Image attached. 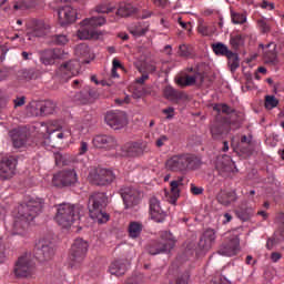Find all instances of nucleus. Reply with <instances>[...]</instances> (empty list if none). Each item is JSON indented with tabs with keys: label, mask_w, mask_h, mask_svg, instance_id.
Wrapping results in <instances>:
<instances>
[{
	"label": "nucleus",
	"mask_w": 284,
	"mask_h": 284,
	"mask_svg": "<svg viewBox=\"0 0 284 284\" xmlns=\"http://www.w3.org/2000/svg\"><path fill=\"white\" fill-rule=\"evenodd\" d=\"M43 210V200L39 197H30L26 203L18 206L13 217V234H23L28 226Z\"/></svg>",
	"instance_id": "nucleus-1"
},
{
	"label": "nucleus",
	"mask_w": 284,
	"mask_h": 284,
	"mask_svg": "<svg viewBox=\"0 0 284 284\" xmlns=\"http://www.w3.org/2000/svg\"><path fill=\"white\" fill-rule=\"evenodd\" d=\"M79 219H81V205L71 203L57 205L54 221L60 225V227L68 230L72 227V224L77 223Z\"/></svg>",
	"instance_id": "nucleus-2"
},
{
	"label": "nucleus",
	"mask_w": 284,
	"mask_h": 284,
	"mask_svg": "<svg viewBox=\"0 0 284 284\" xmlns=\"http://www.w3.org/2000/svg\"><path fill=\"white\" fill-rule=\"evenodd\" d=\"M199 165H201V160L190 153L173 155L165 163L170 172H187V170H196Z\"/></svg>",
	"instance_id": "nucleus-3"
},
{
	"label": "nucleus",
	"mask_w": 284,
	"mask_h": 284,
	"mask_svg": "<svg viewBox=\"0 0 284 284\" xmlns=\"http://www.w3.org/2000/svg\"><path fill=\"white\" fill-rule=\"evenodd\" d=\"M108 205V196L105 193H93L89 197V214L93 221L100 224L108 223L110 221V214L103 209Z\"/></svg>",
	"instance_id": "nucleus-4"
},
{
	"label": "nucleus",
	"mask_w": 284,
	"mask_h": 284,
	"mask_svg": "<svg viewBox=\"0 0 284 284\" xmlns=\"http://www.w3.org/2000/svg\"><path fill=\"white\" fill-rule=\"evenodd\" d=\"M70 136H72L70 130L59 131L54 129V125L52 124L42 123L40 133L38 134L37 145L48 148L52 145V141H54V139H59L61 141L63 139H70Z\"/></svg>",
	"instance_id": "nucleus-5"
},
{
	"label": "nucleus",
	"mask_w": 284,
	"mask_h": 284,
	"mask_svg": "<svg viewBox=\"0 0 284 284\" xmlns=\"http://www.w3.org/2000/svg\"><path fill=\"white\" fill-rule=\"evenodd\" d=\"M13 274L16 278H34L37 276V263L32 255L26 253L18 257L14 264Z\"/></svg>",
	"instance_id": "nucleus-6"
},
{
	"label": "nucleus",
	"mask_w": 284,
	"mask_h": 284,
	"mask_svg": "<svg viewBox=\"0 0 284 284\" xmlns=\"http://www.w3.org/2000/svg\"><path fill=\"white\" fill-rule=\"evenodd\" d=\"M101 26H105V19L103 17L84 19L78 30L79 39H99V31H97V28H101Z\"/></svg>",
	"instance_id": "nucleus-7"
},
{
	"label": "nucleus",
	"mask_w": 284,
	"mask_h": 284,
	"mask_svg": "<svg viewBox=\"0 0 284 284\" xmlns=\"http://www.w3.org/2000/svg\"><path fill=\"white\" fill-rule=\"evenodd\" d=\"M119 194L124 203L125 210H133L143 199V193L132 184L122 185L119 190Z\"/></svg>",
	"instance_id": "nucleus-8"
},
{
	"label": "nucleus",
	"mask_w": 284,
	"mask_h": 284,
	"mask_svg": "<svg viewBox=\"0 0 284 284\" xmlns=\"http://www.w3.org/2000/svg\"><path fill=\"white\" fill-rule=\"evenodd\" d=\"M85 254H88V242L83 239H77L70 250L69 266L72 270L80 267L83 258H85Z\"/></svg>",
	"instance_id": "nucleus-9"
},
{
	"label": "nucleus",
	"mask_w": 284,
	"mask_h": 284,
	"mask_svg": "<svg viewBox=\"0 0 284 284\" xmlns=\"http://www.w3.org/2000/svg\"><path fill=\"white\" fill-rule=\"evenodd\" d=\"M176 241H174V237H172V234L164 232L161 235L160 241L151 242L148 246V252L152 256H156V254H165L166 252H170L171 250H174Z\"/></svg>",
	"instance_id": "nucleus-10"
},
{
	"label": "nucleus",
	"mask_w": 284,
	"mask_h": 284,
	"mask_svg": "<svg viewBox=\"0 0 284 284\" xmlns=\"http://www.w3.org/2000/svg\"><path fill=\"white\" fill-rule=\"evenodd\" d=\"M145 152H148V142H126L124 145L121 146L119 155L130 159H136V156H143Z\"/></svg>",
	"instance_id": "nucleus-11"
},
{
	"label": "nucleus",
	"mask_w": 284,
	"mask_h": 284,
	"mask_svg": "<svg viewBox=\"0 0 284 284\" xmlns=\"http://www.w3.org/2000/svg\"><path fill=\"white\" fill-rule=\"evenodd\" d=\"M214 110L222 112V114H226L223 120L229 124V129H231V125L241 128V123H243V113L234 111V109L230 108L227 104H217L214 106Z\"/></svg>",
	"instance_id": "nucleus-12"
},
{
	"label": "nucleus",
	"mask_w": 284,
	"mask_h": 284,
	"mask_svg": "<svg viewBox=\"0 0 284 284\" xmlns=\"http://www.w3.org/2000/svg\"><path fill=\"white\" fill-rule=\"evenodd\" d=\"M80 68L81 64H79V60H70L57 69L55 77L62 81H68L69 79H72V77L79 74Z\"/></svg>",
	"instance_id": "nucleus-13"
},
{
	"label": "nucleus",
	"mask_w": 284,
	"mask_h": 284,
	"mask_svg": "<svg viewBox=\"0 0 284 284\" xmlns=\"http://www.w3.org/2000/svg\"><path fill=\"white\" fill-rule=\"evenodd\" d=\"M116 176L112 170L100 169L99 171H91L89 173V181L93 185H110Z\"/></svg>",
	"instance_id": "nucleus-14"
},
{
	"label": "nucleus",
	"mask_w": 284,
	"mask_h": 284,
	"mask_svg": "<svg viewBox=\"0 0 284 284\" xmlns=\"http://www.w3.org/2000/svg\"><path fill=\"white\" fill-rule=\"evenodd\" d=\"M104 121L112 130H121L128 125V115L123 111H109L104 116Z\"/></svg>",
	"instance_id": "nucleus-15"
},
{
	"label": "nucleus",
	"mask_w": 284,
	"mask_h": 284,
	"mask_svg": "<svg viewBox=\"0 0 284 284\" xmlns=\"http://www.w3.org/2000/svg\"><path fill=\"white\" fill-rule=\"evenodd\" d=\"M54 256V247L47 240H40L34 247V257L43 263L45 261H50Z\"/></svg>",
	"instance_id": "nucleus-16"
},
{
	"label": "nucleus",
	"mask_w": 284,
	"mask_h": 284,
	"mask_svg": "<svg viewBox=\"0 0 284 284\" xmlns=\"http://www.w3.org/2000/svg\"><path fill=\"white\" fill-rule=\"evenodd\" d=\"M77 172L74 170L61 171L53 175L52 183L55 187H68L77 183Z\"/></svg>",
	"instance_id": "nucleus-17"
},
{
	"label": "nucleus",
	"mask_w": 284,
	"mask_h": 284,
	"mask_svg": "<svg viewBox=\"0 0 284 284\" xmlns=\"http://www.w3.org/2000/svg\"><path fill=\"white\" fill-rule=\"evenodd\" d=\"M17 156L10 155L8 158L2 159L0 162V179L2 181H8V179H12L17 172Z\"/></svg>",
	"instance_id": "nucleus-18"
},
{
	"label": "nucleus",
	"mask_w": 284,
	"mask_h": 284,
	"mask_svg": "<svg viewBox=\"0 0 284 284\" xmlns=\"http://www.w3.org/2000/svg\"><path fill=\"white\" fill-rule=\"evenodd\" d=\"M239 252H241V240L239 235H232L217 251L221 256H236Z\"/></svg>",
	"instance_id": "nucleus-19"
},
{
	"label": "nucleus",
	"mask_w": 284,
	"mask_h": 284,
	"mask_svg": "<svg viewBox=\"0 0 284 284\" xmlns=\"http://www.w3.org/2000/svg\"><path fill=\"white\" fill-rule=\"evenodd\" d=\"M28 37H45L50 32V24L45 23L43 20H32L31 23L27 26Z\"/></svg>",
	"instance_id": "nucleus-20"
},
{
	"label": "nucleus",
	"mask_w": 284,
	"mask_h": 284,
	"mask_svg": "<svg viewBox=\"0 0 284 284\" xmlns=\"http://www.w3.org/2000/svg\"><path fill=\"white\" fill-rule=\"evenodd\" d=\"M60 26H70L77 21V10L71 6H64L58 10Z\"/></svg>",
	"instance_id": "nucleus-21"
},
{
	"label": "nucleus",
	"mask_w": 284,
	"mask_h": 284,
	"mask_svg": "<svg viewBox=\"0 0 284 284\" xmlns=\"http://www.w3.org/2000/svg\"><path fill=\"white\" fill-rule=\"evenodd\" d=\"M63 58V49L54 48V49H47L40 55V61L43 65H54L57 60Z\"/></svg>",
	"instance_id": "nucleus-22"
},
{
	"label": "nucleus",
	"mask_w": 284,
	"mask_h": 284,
	"mask_svg": "<svg viewBox=\"0 0 284 284\" xmlns=\"http://www.w3.org/2000/svg\"><path fill=\"white\" fill-rule=\"evenodd\" d=\"M94 148H99L101 150H114L116 148V139L112 135L108 134H99L95 135L92 140Z\"/></svg>",
	"instance_id": "nucleus-23"
},
{
	"label": "nucleus",
	"mask_w": 284,
	"mask_h": 284,
	"mask_svg": "<svg viewBox=\"0 0 284 284\" xmlns=\"http://www.w3.org/2000/svg\"><path fill=\"white\" fill-rule=\"evenodd\" d=\"M149 209L151 219L155 221V223H163L165 221V212L161 207V201L153 196L149 200Z\"/></svg>",
	"instance_id": "nucleus-24"
},
{
	"label": "nucleus",
	"mask_w": 284,
	"mask_h": 284,
	"mask_svg": "<svg viewBox=\"0 0 284 284\" xmlns=\"http://www.w3.org/2000/svg\"><path fill=\"white\" fill-rule=\"evenodd\" d=\"M263 50V61L267 65H276L278 63V58L276 55V43L271 42L267 44H260Z\"/></svg>",
	"instance_id": "nucleus-25"
},
{
	"label": "nucleus",
	"mask_w": 284,
	"mask_h": 284,
	"mask_svg": "<svg viewBox=\"0 0 284 284\" xmlns=\"http://www.w3.org/2000/svg\"><path fill=\"white\" fill-rule=\"evenodd\" d=\"M13 148H23L28 141V129L19 126L9 132Z\"/></svg>",
	"instance_id": "nucleus-26"
},
{
	"label": "nucleus",
	"mask_w": 284,
	"mask_h": 284,
	"mask_svg": "<svg viewBox=\"0 0 284 284\" xmlns=\"http://www.w3.org/2000/svg\"><path fill=\"white\" fill-rule=\"evenodd\" d=\"M230 134V124L223 121H216L211 125L212 139L219 141L220 139H225Z\"/></svg>",
	"instance_id": "nucleus-27"
},
{
	"label": "nucleus",
	"mask_w": 284,
	"mask_h": 284,
	"mask_svg": "<svg viewBox=\"0 0 284 284\" xmlns=\"http://www.w3.org/2000/svg\"><path fill=\"white\" fill-rule=\"evenodd\" d=\"M31 108L36 109V116H47V114L54 113V108H57V104H54L53 101L47 100L44 102H37L36 104H32Z\"/></svg>",
	"instance_id": "nucleus-28"
},
{
	"label": "nucleus",
	"mask_w": 284,
	"mask_h": 284,
	"mask_svg": "<svg viewBox=\"0 0 284 284\" xmlns=\"http://www.w3.org/2000/svg\"><path fill=\"white\" fill-rule=\"evenodd\" d=\"M181 185H183V176H179L170 183L171 191L166 194V199L172 205H176V201H179V196H181V189H179Z\"/></svg>",
	"instance_id": "nucleus-29"
},
{
	"label": "nucleus",
	"mask_w": 284,
	"mask_h": 284,
	"mask_svg": "<svg viewBox=\"0 0 284 284\" xmlns=\"http://www.w3.org/2000/svg\"><path fill=\"white\" fill-rule=\"evenodd\" d=\"M215 241H216V231L209 229L201 236L199 242V247L207 252V250H211L212 245H214Z\"/></svg>",
	"instance_id": "nucleus-30"
},
{
	"label": "nucleus",
	"mask_w": 284,
	"mask_h": 284,
	"mask_svg": "<svg viewBox=\"0 0 284 284\" xmlns=\"http://www.w3.org/2000/svg\"><path fill=\"white\" fill-rule=\"evenodd\" d=\"M129 266L130 262L128 260H115L110 264L109 272L113 276H123L128 272Z\"/></svg>",
	"instance_id": "nucleus-31"
},
{
	"label": "nucleus",
	"mask_w": 284,
	"mask_h": 284,
	"mask_svg": "<svg viewBox=\"0 0 284 284\" xmlns=\"http://www.w3.org/2000/svg\"><path fill=\"white\" fill-rule=\"evenodd\" d=\"M75 55H78L79 59H82L78 61L79 65H81V63H90V61L94 59V55L90 51V47L85 43H81L75 47Z\"/></svg>",
	"instance_id": "nucleus-32"
},
{
	"label": "nucleus",
	"mask_w": 284,
	"mask_h": 284,
	"mask_svg": "<svg viewBox=\"0 0 284 284\" xmlns=\"http://www.w3.org/2000/svg\"><path fill=\"white\" fill-rule=\"evenodd\" d=\"M217 203L224 205V207H230L232 203H236V192L234 191H220L217 194Z\"/></svg>",
	"instance_id": "nucleus-33"
},
{
	"label": "nucleus",
	"mask_w": 284,
	"mask_h": 284,
	"mask_svg": "<svg viewBox=\"0 0 284 284\" xmlns=\"http://www.w3.org/2000/svg\"><path fill=\"white\" fill-rule=\"evenodd\" d=\"M150 30V24L145 22L133 23L129 27V31L133 37H143Z\"/></svg>",
	"instance_id": "nucleus-34"
},
{
	"label": "nucleus",
	"mask_w": 284,
	"mask_h": 284,
	"mask_svg": "<svg viewBox=\"0 0 284 284\" xmlns=\"http://www.w3.org/2000/svg\"><path fill=\"white\" fill-rule=\"evenodd\" d=\"M143 232V223L141 222H130L128 226V234L130 239H139Z\"/></svg>",
	"instance_id": "nucleus-35"
},
{
	"label": "nucleus",
	"mask_w": 284,
	"mask_h": 284,
	"mask_svg": "<svg viewBox=\"0 0 284 284\" xmlns=\"http://www.w3.org/2000/svg\"><path fill=\"white\" fill-rule=\"evenodd\" d=\"M211 48L216 57H227L232 52L227 44L223 42H215L211 45Z\"/></svg>",
	"instance_id": "nucleus-36"
},
{
	"label": "nucleus",
	"mask_w": 284,
	"mask_h": 284,
	"mask_svg": "<svg viewBox=\"0 0 284 284\" xmlns=\"http://www.w3.org/2000/svg\"><path fill=\"white\" fill-rule=\"evenodd\" d=\"M226 59L231 72H236L241 67V58H239V53L231 51Z\"/></svg>",
	"instance_id": "nucleus-37"
},
{
	"label": "nucleus",
	"mask_w": 284,
	"mask_h": 284,
	"mask_svg": "<svg viewBox=\"0 0 284 284\" xmlns=\"http://www.w3.org/2000/svg\"><path fill=\"white\" fill-rule=\"evenodd\" d=\"M39 0H22L17 2L13 8L14 10H30L32 8H37V3Z\"/></svg>",
	"instance_id": "nucleus-38"
},
{
	"label": "nucleus",
	"mask_w": 284,
	"mask_h": 284,
	"mask_svg": "<svg viewBox=\"0 0 284 284\" xmlns=\"http://www.w3.org/2000/svg\"><path fill=\"white\" fill-rule=\"evenodd\" d=\"M136 12V8L132 4H121L116 11L119 17H132Z\"/></svg>",
	"instance_id": "nucleus-39"
},
{
	"label": "nucleus",
	"mask_w": 284,
	"mask_h": 284,
	"mask_svg": "<svg viewBox=\"0 0 284 284\" xmlns=\"http://www.w3.org/2000/svg\"><path fill=\"white\" fill-rule=\"evenodd\" d=\"M176 83H178V85H180L181 88H187V87H190V85H195V82H194V74H193V75H190V74L180 75V77L176 79Z\"/></svg>",
	"instance_id": "nucleus-40"
},
{
	"label": "nucleus",
	"mask_w": 284,
	"mask_h": 284,
	"mask_svg": "<svg viewBox=\"0 0 284 284\" xmlns=\"http://www.w3.org/2000/svg\"><path fill=\"white\" fill-rule=\"evenodd\" d=\"M231 19L235 26H243V23L247 22V13H239L231 11Z\"/></svg>",
	"instance_id": "nucleus-41"
},
{
	"label": "nucleus",
	"mask_w": 284,
	"mask_h": 284,
	"mask_svg": "<svg viewBox=\"0 0 284 284\" xmlns=\"http://www.w3.org/2000/svg\"><path fill=\"white\" fill-rule=\"evenodd\" d=\"M235 214L237 219H240L241 221H250V219H252L253 210L241 207L237 211H235Z\"/></svg>",
	"instance_id": "nucleus-42"
},
{
	"label": "nucleus",
	"mask_w": 284,
	"mask_h": 284,
	"mask_svg": "<svg viewBox=\"0 0 284 284\" xmlns=\"http://www.w3.org/2000/svg\"><path fill=\"white\" fill-rule=\"evenodd\" d=\"M179 57H182L183 59H189V57H192V47L187 44H180L178 50Z\"/></svg>",
	"instance_id": "nucleus-43"
},
{
	"label": "nucleus",
	"mask_w": 284,
	"mask_h": 284,
	"mask_svg": "<svg viewBox=\"0 0 284 284\" xmlns=\"http://www.w3.org/2000/svg\"><path fill=\"white\" fill-rule=\"evenodd\" d=\"M22 77L24 79H39V77H41V71L38 69H24L22 71Z\"/></svg>",
	"instance_id": "nucleus-44"
},
{
	"label": "nucleus",
	"mask_w": 284,
	"mask_h": 284,
	"mask_svg": "<svg viewBox=\"0 0 284 284\" xmlns=\"http://www.w3.org/2000/svg\"><path fill=\"white\" fill-rule=\"evenodd\" d=\"M114 10V7L108 4V2L100 3L95 7V12L98 14H109V12H112Z\"/></svg>",
	"instance_id": "nucleus-45"
},
{
	"label": "nucleus",
	"mask_w": 284,
	"mask_h": 284,
	"mask_svg": "<svg viewBox=\"0 0 284 284\" xmlns=\"http://www.w3.org/2000/svg\"><path fill=\"white\" fill-rule=\"evenodd\" d=\"M164 97H165V99H169L170 101H176V99H179V91H176L172 87H166L164 89Z\"/></svg>",
	"instance_id": "nucleus-46"
},
{
	"label": "nucleus",
	"mask_w": 284,
	"mask_h": 284,
	"mask_svg": "<svg viewBox=\"0 0 284 284\" xmlns=\"http://www.w3.org/2000/svg\"><path fill=\"white\" fill-rule=\"evenodd\" d=\"M230 44L232 45L233 50H239V48H241L243 44V36H232L230 39Z\"/></svg>",
	"instance_id": "nucleus-47"
},
{
	"label": "nucleus",
	"mask_w": 284,
	"mask_h": 284,
	"mask_svg": "<svg viewBox=\"0 0 284 284\" xmlns=\"http://www.w3.org/2000/svg\"><path fill=\"white\" fill-rule=\"evenodd\" d=\"M52 41L55 43V45H65L70 39L65 34H55L52 37Z\"/></svg>",
	"instance_id": "nucleus-48"
},
{
	"label": "nucleus",
	"mask_w": 284,
	"mask_h": 284,
	"mask_svg": "<svg viewBox=\"0 0 284 284\" xmlns=\"http://www.w3.org/2000/svg\"><path fill=\"white\" fill-rule=\"evenodd\" d=\"M278 105V100L274 95H267L265 98V109L266 110H272Z\"/></svg>",
	"instance_id": "nucleus-49"
},
{
	"label": "nucleus",
	"mask_w": 284,
	"mask_h": 284,
	"mask_svg": "<svg viewBox=\"0 0 284 284\" xmlns=\"http://www.w3.org/2000/svg\"><path fill=\"white\" fill-rule=\"evenodd\" d=\"M139 72L141 74L140 78L135 79V83H139V85H143V83H145L148 81V79H150V74L146 73L145 69H143V67H139Z\"/></svg>",
	"instance_id": "nucleus-50"
},
{
	"label": "nucleus",
	"mask_w": 284,
	"mask_h": 284,
	"mask_svg": "<svg viewBox=\"0 0 284 284\" xmlns=\"http://www.w3.org/2000/svg\"><path fill=\"white\" fill-rule=\"evenodd\" d=\"M276 222L278 223L280 236L284 239V212H280L276 215Z\"/></svg>",
	"instance_id": "nucleus-51"
},
{
	"label": "nucleus",
	"mask_w": 284,
	"mask_h": 284,
	"mask_svg": "<svg viewBox=\"0 0 284 284\" xmlns=\"http://www.w3.org/2000/svg\"><path fill=\"white\" fill-rule=\"evenodd\" d=\"M79 101L83 104V105H85V104H88V103H92V100H91V98H90V95L88 94V91L84 89L81 93H80V95H79Z\"/></svg>",
	"instance_id": "nucleus-52"
},
{
	"label": "nucleus",
	"mask_w": 284,
	"mask_h": 284,
	"mask_svg": "<svg viewBox=\"0 0 284 284\" xmlns=\"http://www.w3.org/2000/svg\"><path fill=\"white\" fill-rule=\"evenodd\" d=\"M197 32L202 34V37H210V29L204 22H199Z\"/></svg>",
	"instance_id": "nucleus-53"
},
{
	"label": "nucleus",
	"mask_w": 284,
	"mask_h": 284,
	"mask_svg": "<svg viewBox=\"0 0 284 284\" xmlns=\"http://www.w3.org/2000/svg\"><path fill=\"white\" fill-rule=\"evenodd\" d=\"M189 281H190V272L186 271L183 274H180L178 276L175 284H187Z\"/></svg>",
	"instance_id": "nucleus-54"
},
{
	"label": "nucleus",
	"mask_w": 284,
	"mask_h": 284,
	"mask_svg": "<svg viewBox=\"0 0 284 284\" xmlns=\"http://www.w3.org/2000/svg\"><path fill=\"white\" fill-rule=\"evenodd\" d=\"M257 26L264 34L270 32V24H267V21H265V19L257 20Z\"/></svg>",
	"instance_id": "nucleus-55"
},
{
	"label": "nucleus",
	"mask_w": 284,
	"mask_h": 284,
	"mask_svg": "<svg viewBox=\"0 0 284 284\" xmlns=\"http://www.w3.org/2000/svg\"><path fill=\"white\" fill-rule=\"evenodd\" d=\"M89 150H90V145L88 144V142L82 141L80 142L78 154L80 156H83V154H87Z\"/></svg>",
	"instance_id": "nucleus-56"
},
{
	"label": "nucleus",
	"mask_w": 284,
	"mask_h": 284,
	"mask_svg": "<svg viewBox=\"0 0 284 284\" xmlns=\"http://www.w3.org/2000/svg\"><path fill=\"white\" fill-rule=\"evenodd\" d=\"M193 79H194L195 85H203V81H205V77H203V73L201 72H194Z\"/></svg>",
	"instance_id": "nucleus-57"
},
{
	"label": "nucleus",
	"mask_w": 284,
	"mask_h": 284,
	"mask_svg": "<svg viewBox=\"0 0 284 284\" xmlns=\"http://www.w3.org/2000/svg\"><path fill=\"white\" fill-rule=\"evenodd\" d=\"M170 141V138L168 135H160V138H158V140L155 141V145L156 148H163V145H165V143H168Z\"/></svg>",
	"instance_id": "nucleus-58"
},
{
	"label": "nucleus",
	"mask_w": 284,
	"mask_h": 284,
	"mask_svg": "<svg viewBox=\"0 0 284 284\" xmlns=\"http://www.w3.org/2000/svg\"><path fill=\"white\" fill-rule=\"evenodd\" d=\"M84 90H87V94L89 95V99H91V102L94 101V99H99V92L97 89L87 88Z\"/></svg>",
	"instance_id": "nucleus-59"
},
{
	"label": "nucleus",
	"mask_w": 284,
	"mask_h": 284,
	"mask_svg": "<svg viewBox=\"0 0 284 284\" xmlns=\"http://www.w3.org/2000/svg\"><path fill=\"white\" fill-rule=\"evenodd\" d=\"M178 23L183 28V30H187L189 32H192V23L184 22L183 19L179 18Z\"/></svg>",
	"instance_id": "nucleus-60"
},
{
	"label": "nucleus",
	"mask_w": 284,
	"mask_h": 284,
	"mask_svg": "<svg viewBox=\"0 0 284 284\" xmlns=\"http://www.w3.org/2000/svg\"><path fill=\"white\" fill-rule=\"evenodd\" d=\"M10 49L6 45H0V63H3L6 61V54H8Z\"/></svg>",
	"instance_id": "nucleus-61"
},
{
	"label": "nucleus",
	"mask_w": 284,
	"mask_h": 284,
	"mask_svg": "<svg viewBox=\"0 0 284 284\" xmlns=\"http://www.w3.org/2000/svg\"><path fill=\"white\" fill-rule=\"evenodd\" d=\"M6 262V246L3 245L2 240L0 239V263Z\"/></svg>",
	"instance_id": "nucleus-62"
},
{
	"label": "nucleus",
	"mask_w": 284,
	"mask_h": 284,
	"mask_svg": "<svg viewBox=\"0 0 284 284\" xmlns=\"http://www.w3.org/2000/svg\"><path fill=\"white\" fill-rule=\"evenodd\" d=\"M163 114L166 115V119H173L174 118V108L169 106L164 110H162Z\"/></svg>",
	"instance_id": "nucleus-63"
},
{
	"label": "nucleus",
	"mask_w": 284,
	"mask_h": 284,
	"mask_svg": "<svg viewBox=\"0 0 284 284\" xmlns=\"http://www.w3.org/2000/svg\"><path fill=\"white\" fill-rule=\"evenodd\" d=\"M191 192L195 196H199V195L203 194V187H199V186H196L194 184H191Z\"/></svg>",
	"instance_id": "nucleus-64"
}]
</instances>
